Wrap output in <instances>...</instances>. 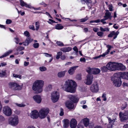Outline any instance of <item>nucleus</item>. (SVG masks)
<instances>
[{
  "label": "nucleus",
  "mask_w": 128,
  "mask_h": 128,
  "mask_svg": "<svg viewBox=\"0 0 128 128\" xmlns=\"http://www.w3.org/2000/svg\"><path fill=\"white\" fill-rule=\"evenodd\" d=\"M49 112V109L47 108H43L40 110L39 113L38 112L35 110L32 111L30 114L31 117L33 118H37L38 116L41 119L45 118Z\"/></svg>",
  "instance_id": "1"
},
{
  "label": "nucleus",
  "mask_w": 128,
  "mask_h": 128,
  "mask_svg": "<svg viewBox=\"0 0 128 128\" xmlns=\"http://www.w3.org/2000/svg\"><path fill=\"white\" fill-rule=\"evenodd\" d=\"M76 84L74 81L68 80L65 82L63 88L67 92L74 93L76 91Z\"/></svg>",
  "instance_id": "2"
},
{
  "label": "nucleus",
  "mask_w": 128,
  "mask_h": 128,
  "mask_svg": "<svg viewBox=\"0 0 128 128\" xmlns=\"http://www.w3.org/2000/svg\"><path fill=\"white\" fill-rule=\"evenodd\" d=\"M44 81L41 80L36 81L33 84L32 89L36 91V93L41 92L43 90L42 87L44 85Z\"/></svg>",
  "instance_id": "3"
},
{
  "label": "nucleus",
  "mask_w": 128,
  "mask_h": 128,
  "mask_svg": "<svg viewBox=\"0 0 128 128\" xmlns=\"http://www.w3.org/2000/svg\"><path fill=\"white\" fill-rule=\"evenodd\" d=\"M19 122V120L17 116L11 117L8 120V122L9 124L13 126H17Z\"/></svg>",
  "instance_id": "4"
},
{
  "label": "nucleus",
  "mask_w": 128,
  "mask_h": 128,
  "mask_svg": "<svg viewBox=\"0 0 128 128\" xmlns=\"http://www.w3.org/2000/svg\"><path fill=\"white\" fill-rule=\"evenodd\" d=\"M118 76H116L114 74V76L112 78L111 80L113 81L114 84L115 86L119 87L121 85L122 82L120 78Z\"/></svg>",
  "instance_id": "5"
},
{
  "label": "nucleus",
  "mask_w": 128,
  "mask_h": 128,
  "mask_svg": "<svg viewBox=\"0 0 128 128\" xmlns=\"http://www.w3.org/2000/svg\"><path fill=\"white\" fill-rule=\"evenodd\" d=\"M60 98V94L58 92L54 91L51 94V98L52 102H55L59 100Z\"/></svg>",
  "instance_id": "6"
},
{
  "label": "nucleus",
  "mask_w": 128,
  "mask_h": 128,
  "mask_svg": "<svg viewBox=\"0 0 128 128\" xmlns=\"http://www.w3.org/2000/svg\"><path fill=\"white\" fill-rule=\"evenodd\" d=\"M10 88L15 90H20L22 86L16 82H11L8 84Z\"/></svg>",
  "instance_id": "7"
},
{
  "label": "nucleus",
  "mask_w": 128,
  "mask_h": 128,
  "mask_svg": "<svg viewBox=\"0 0 128 128\" xmlns=\"http://www.w3.org/2000/svg\"><path fill=\"white\" fill-rule=\"evenodd\" d=\"M117 62H110L106 65V66L108 68V70L112 71L116 70V66Z\"/></svg>",
  "instance_id": "8"
},
{
  "label": "nucleus",
  "mask_w": 128,
  "mask_h": 128,
  "mask_svg": "<svg viewBox=\"0 0 128 128\" xmlns=\"http://www.w3.org/2000/svg\"><path fill=\"white\" fill-rule=\"evenodd\" d=\"M114 75L116 76H118V77H120L124 79H126L128 80V72H118L114 74Z\"/></svg>",
  "instance_id": "9"
},
{
  "label": "nucleus",
  "mask_w": 128,
  "mask_h": 128,
  "mask_svg": "<svg viewBox=\"0 0 128 128\" xmlns=\"http://www.w3.org/2000/svg\"><path fill=\"white\" fill-rule=\"evenodd\" d=\"M90 88V90L93 92L97 93L99 90L97 82H95L92 85Z\"/></svg>",
  "instance_id": "10"
},
{
  "label": "nucleus",
  "mask_w": 128,
  "mask_h": 128,
  "mask_svg": "<svg viewBox=\"0 0 128 128\" xmlns=\"http://www.w3.org/2000/svg\"><path fill=\"white\" fill-rule=\"evenodd\" d=\"M4 114L8 116H10L12 114V111L11 109L8 106H6L4 107L3 108Z\"/></svg>",
  "instance_id": "11"
},
{
  "label": "nucleus",
  "mask_w": 128,
  "mask_h": 128,
  "mask_svg": "<svg viewBox=\"0 0 128 128\" xmlns=\"http://www.w3.org/2000/svg\"><path fill=\"white\" fill-rule=\"evenodd\" d=\"M93 78L92 75L88 74L86 76V78L85 81V83L87 85H90L92 83Z\"/></svg>",
  "instance_id": "12"
},
{
  "label": "nucleus",
  "mask_w": 128,
  "mask_h": 128,
  "mask_svg": "<svg viewBox=\"0 0 128 128\" xmlns=\"http://www.w3.org/2000/svg\"><path fill=\"white\" fill-rule=\"evenodd\" d=\"M128 114L127 112L123 113L122 112H120L119 113V116L121 121H124V120L128 119Z\"/></svg>",
  "instance_id": "13"
},
{
  "label": "nucleus",
  "mask_w": 128,
  "mask_h": 128,
  "mask_svg": "<svg viewBox=\"0 0 128 128\" xmlns=\"http://www.w3.org/2000/svg\"><path fill=\"white\" fill-rule=\"evenodd\" d=\"M65 104L66 107L70 110L74 108L73 102L71 101H66Z\"/></svg>",
  "instance_id": "14"
},
{
  "label": "nucleus",
  "mask_w": 128,
  "mask_h": 128,
  "mask_svg": "<svg viewBox=\"0 0 128 128\" xmlns=\"http://www.w3.org/2000/svg\"><path fill=\"white\" fill-rule=\"evenodd\" d=\"M126 69V66L122 64L117 63L116 70H125Z\"/></svg>",
  "instance_id": "15"
},
{
  "label": "nucleus",
  "mask_w": 128,
  "mask_h": 128,
  "mask_svg": "<svg viewBox=\"0 0 128 128\" xmlns=\"http://www.w3.org/2000/svg\"><path fill=\"white\" fill-rule=\"evenodd\" d=\"M119 32L118 31H112L108 36V37H112L114 36V38L115 39L117 37V36L119 34Z\"/></svg>",
  "instance_id": "16"
},
{
  "label": "nucleus",
  "mask_w": 128,
  "mask_h": 128,
  "mask_svg": "<svg viewBox=\"0 0 128 128\" xmlns=\"http://www.w3.org/2000/svg\"><path fill=\"white\" fill-rule=\"evenodd\" d=\"M68 98L71 101L74 103L78 102L79 100L78 98L76 96L70 95L69 96Z\"/></svg>",
  "instance_id": "17"
},
{
  "label": "nucleus",
  "mask_w": 128,
  "mask_h": 128,
  "mask_svg": "<svg viewBox=\"0 0 128 128\" xmlns=\"http://www.w3.org/2000/svg\"><path fill=\"white\" fill-rule=\"evenodd\" d=\"M33 39L30 37H27L25 41L23 42L24 45L25 46H28L30 43L33 41Z\"/></svg>",
  "instance_id": "18"
},
{
  "label": "nucleus",
  "mask_w": 128,
  "mask_h": 128,
  "mask_svg": "<svg viewBox=\"0 0 128 128\" xmlns=\"http://www.w3.org/2000/svg\"><path fill=\"white\" fill-rule=\"evenodd\" d=\"M106 47L107 48V50H106L105 52L103 53V56H105L106 55L108 54L110 52L111 48H112V46L109 44L106 45Z\"/></svg>",
  "instance_id": "19"
},
{
  "label": "nucleus",
  "mask_w": 128,
  "mask_h": 128,
  "mask_svg": "<svg viewBox=\"0 0 128 128\" xmlns=\"http://www.w3.org/2000/svg\"><path fill=\"white\" fill-rule=\"evenodd\" d=\"M77 122L74 119H72L70 121V126L71 128H75L77 126Z\"/></svg>",
  "instance_id": "20"
},
{
  "label": "nucleus",
  "mask_w": 128,
  "mask_h": 128,
  "mask_svg": "<svg viewBox=\"0 0 128 128\" xmlns=\"http://www.w3.org/2000/svg\"><path fill=\"white\" fill-rule=\"evenodd\" d=\"M78 67V66H75L70 67L68 71L69 74L70 75L74 73L75 70Z\"/></svg>",
  "instance_id": "21"
},
{
  "label": "nucleus",
  "mask_w": 128,
  "mask_h": 128,
  "mask_svg": "<svg viewBox=\"0 0 128 128\" xmlns=\"http://www.w3.org/2000/svg\"><path fill=\"white\" fill-rule=\"evenodd\" d=\"M33 99L35 101L38 103H40L41 102L42 99L40 96L38 95H36L34 96Z\"/></svg>",
  "instance_id": "22"
},
{
  "label": "nucleus",
  "mask_w": 128,
  "mask_h": 128,
  "mask_svg": "<svg viewBox=\"0 0 128 128\" xmlns=\"http://www.w3.org/2000/svg\"><path fill=\"white\" fill-rule=\"evenodd\" d=\"M111 13L108 10H106V12L105 14V16H104V18H106L108 19L109 18L111 20L112 16H111Z\"/></svg>",
  "instance_id": "23"
},
{
  "label": "nucleus",
  "mask_w": 128,
  "mask_h": 128,
  "mask_svg": "<svg viewBox=\"0 0 128 128\" xmlns=\"http://www.w3.org/2000/svg\"><path fill=\"white\" fill-rule=\"evenodd\" d=\"M20 5L22 6H24L26 8H31V6L30 4H28L26 2H24L22 0H20Z\"/></svg>",
  "instance_id": "24"
},
{
  "label": "nucleus",
  "mask_w": 128,
  "mask_h": 128,
  "mask_svg": "<svg viewBox=\"0 0 128 128\" xmlns=\"http://www.w3.org/2000/svg\"><path fill=\"white\" fill-rule=\"evenodd\" d=\"M64 123L63 126L65 128H68L69 126L70 121L68 119H65L63 121Z\"/></svg>",
  "instance_id": "25"
},
{
  "label": "nucleus",
  "mask_w": 128,
  "mask_h": 128,
  "mask_svg": "<svg viewBox=\"0 0 128 128\" xmlns=\"http://www.w3.org/2000/svg\"><path fill=\"white\" fill-rule=\"evenodd\" d=\"M72 49L70 47H64L60 49V50L64 52H68Z\"/></svg>",
  "instance_id": "26"
},
{
  "label": "nucleus",
  "mask_w": 128,
  "mask_h": 128,
  "mask_svg": "<svg viewBox=\"0 0 128 128\" xmlns=\"http://www.w3.org/2000/svg\"><path fill=\"white\" fill-rule=\"evenodd\" d=\"M92 74H97L100 72V70L99 68H92Z\"/></svg>",
  "instance_id": "27"
},
{
  "label": "nucleus",
  "mask_w": 128,
  "mask_h": 128,
  "mask_svg": "<svg viewBox=\"0 0 128 128\" xmlns=\"http://www.w3.org/2000/svg\"><path fill=\"white\" fill-rule=\"evenodd\" d=\"M13 52L12 50H9L8 51L5 52L0 57V58H2L6 56H8Z\"/></svg>",
  "instance_id": "28"
},
{
  "label": "nucleus",
  "mask_w": 128,
  "mask_h": 128,
  "mask_svg": "<svg viewBox=\"0 0 128 128\" xmlns=\"http://www.w3.org/2000/svg\"><path fill=\"white\" fill-rule=\"evenodd\" d=\"M82 121L83 122L85 126L86 127L89 124V120L87 118H85L82 119Z\"/></svg>",
  "instance_id": "29"
},
{
  "label": "nucleus",
  "mask_w": 128,
  "mask_h": 128,
  "mask_svg": "<svg viewBox=\"0 0 128 128\" xmlns=\"http://www.w3.org/2000/svg\"><path fill=\"white\" fill-rule=\"evenodd\" d=\"M66 72V71H65L59 72L58 73V76L59 78H61L64 77L65 75Z\"/></svg>",
  "instance_id": "30"
},
{
  "label": "nucleus",
  "mask_w": 128,
  "mask_h": 128,
  "mask_svg": "<svg viewBox=\"0 0 128 128\" xmlns=\"http://www.w3.org/2000/svg\"><path fill=\"white\" fill-rule=\"evenodd\" d=\"M52 85L51 84H49L44 89V90L46 92H48L51 90L52 88Z\"/></svg>",
  "instance_id": "31"
},
{
  "label": "nucleus",
  "mask_w": 128,
  "mask_h": 128,
  "mask_svg": "<svg viewBox=\"0 0 128 128\" xmlns=\"http://www.w3.org/2000/svg\"><path fill=\"white\" fill-rule=\"evenodd\" d=\"M55 28L58 30H60L63 28L64 27L61 24H56L55 27Z\"/></svg>",
  "instance_id": "32"
},
{
  "label": "nucleus",
  "mask_w": 128,
  "mask_h": 128,
  "mask_svg": "<svg viewBox=\"0 0 128 128\" xmlns=\"http://www.w3.org/2000/svg\"><path fill=\"white\" fill-rule=\"evenodd\" d=\"M101 70L103 72H106L108 71V69L106 65V66H104L102 67Z\"/></svg>",
  "instance_id": "33"
},
{
  "label": "nucleus",
  "mask_w": 128,
  "mask_h": 128,
  "mask_svg": "<svg viewBox=\"0 0 128 128\" xmlns=\"http://www.w3.org/2000/svg\"><path fill=\"white\" fill-rule=\"evenodd\" d=\"M107 118L108 120L109 123L112 124V125L114 124V123L115 122L116 119L112 120L110 118L108 117H107Z\"/></svg>",
  "instance_id": "34"
},
{
  "label": "nucleus",
  "mask_w": 128,
  "mask_h": 128,
  "mask_svg": "<svg viewBox=\"0 0 128 128\" xmlns=\"http://www.w3.org/2000/svg\"><path fill=\"white\" fill-rule=\"evenodd\" d=\"M92 68H90V67H88L86 68V72L90 74V73L92 74Z\"/></svg>",
  "instance_id": "35"
},
{
  "label": "nucleus",
  "mask_w": 128,
  "mask_h": 128,
  "mask_svg": "<svg viewBox=\"0 0 128 128\" xmlns=\"http://www.w3.org/2000/svg\"><path fill=\"white\" fill-rule=\"evenodd\" d=\"M100 30L101 31H108L109 30V29L108 28H104L102 27H100Z\"/></svg>",
  "instance_id": "36"
},
{
  "label": "nucleus",
  "mask_w": 128,
  "mask_h": 128,
  "mask_svg": "<svg viewBox=\"0 0 128 128\" xmlns=\"http://www.w3.org/2000/svg\"><path fill=\"white\" fill-rule=\"evenodd\" d=\"M108 9L110 11H112L114 10V7L111 4H109L108 6Z\"/></svg>",
  "instance_id": "37"
},
{
  "label": "nucleus",
  "mask_w": 128,
  "mask_h": 128,
  "mask_svg": "<svg viewBox=\"0 0 128 128\" xmlns=\"http://www.w3.org/2000/svg\"><path fill=\"white\" fill-rule=\"evenodd\" d=\"M62 53L61 52H58L56 58V59H58L60 58V56L62 54Z\"/></svg>",
  "instance_id": "38"
},
{
  "label": "nucleus",
  "mask_w": 128,
  "mask_h": 128,
  "mask_svg": "<svg viewBox=\"0 0 128 128\" xmlns=\"http://www.w3.org/2000/svg\"><path fill=\"white\" fill-rule=\"evenodd\" d=\"M56 44L60 46H64L63 43L61 42L57 41Z\"/></svg>",
  "instance_id": "39"
},
{
  "label": "nucleus",
  "mask_w": 128,
  "mask_h": 128,
  "mask_svg": "<svg viewBox=\"0 0 128 128\" xmlns=\"http://www.w3.org/2000/svg\"><path fill=\"white\" fill-rule=\"evenodd\" d=\"M88 19V18L87 16L86 17L80 19V20L81 22H86Z\"/></svg>",
  "instance_id": "40"
},
{
  "label": "nucleus",
  "mask_w": 128,
  "mask_h": 128,
  "mask_svg": "<svg viewBox=\"0 0 128 128\" xmlns=\"http://www.w3.org/2000/svg\"><path fill=\"white\" fill-rule=\"evenodd\" d=\"M6 75V71H2V72H0V77H3Z\"/></svg>",
  "instance_id": "41"
},
{
  "label": "nucleus",
  "mask_w": 128,
  "mask_h": 128,
  "mask_svg": "<svg viewBox=\"0 0 128 128\" xmlns=\"http://www.w3.org/2000/svg\"><path fill=\"white\" fill-rule=\"evenodd\" d=\"M36 30H38L40 27V24L38 22H36L35 23Z\"/></svg>",
  "instance_id": "42"
},
{
  "label": "nucleus",
  "mask_w": 128,
  "mask_h": 128,
  "mask_svg": "<svg viewBox=\"0 0 128 128\" xmlns=\"http://www.w3.org/2000/svg\"><path fill=\"white\" fill-rule=\"evenodd\" d=\"M24 34L25 36L27 37H29L30 34L28 31H25L24 32Z\"/></svg>",
  "instance_id": "43"
},
{
  "label": "nucleus",
  "mask_w": 128,
  "mask_h": 128,
  "mask_svg": "<svg viewBox=\"0 0 128 128\" xmlns=\"http://www.w3.org/2000/svg\"><path fill=\"white\" fill-rule=\"evenodd\" d=\"M97 35L99 36L102 37L104 35V33L102 32H97Z\"/></svg>",
  "instance_id": "44"
},
{
  "label": "nucleus",
  "mask_w": 128,
  "mask_h": 128,
  "mask_svg": "<svg viewBox=\"0 0 128 128\" xmlns=\"http://www.w3.org/2000/svg\"><path fill=\"white\" fill-rule=\"evenodd\" d=\"M34 48H38L39 46V44L38 43H35L33 44Z\"/></svg>",
  "instance_id": "45"
},
{
  "label": "nucleus",
  "mask_w": 128,
  "mask_h": 128,
  "mask_svg": "<svg viewBox=\"0 0 128 128\" xmlns=\"http://www.w3.org/2000/svg\"><path fill=\"white\" fill-rule=\"evenodd\" d=\"M40 71L42 72H43L46 70V68L45 67L42 66L40 67Z\"/></svg>",
  "instance_id": "46"
},
{
  "label": "nucleus",
  "mask_w": 128,
  "mask_h": 128,
  "mask_svg": "<svg viewBox=\"0 0 128 128\" xmlns=\"http://www.w3.org/2000/svg\"><path fill=\"white\" fill-rule=\"evenodd\" d=\"M24 49V47L21 46H19L16 49V50L17 51H20Z\"/></svg>",
  "instance_id": "47"
},
{
  "label": "nucleus",
  "mask_w": 128,
  "mask_h": 128,
  "mask_svg": "<svg viewBox=\"0 0 128 128\" xmlns=\"http://www.w3.org/2000/svg\"><path fill=\"white\" fill-rule=\"evenodd\" d=\"M106 94L105 93H103L102 94V98H104L103 100L104 101H105L106 100Z\"/></svg>",
  "instance_id": "48"
},
{
  "label": "nucleus",
  "mask_w": 128,
  "mask_h": 128,
  "mask_svg": "<svg viewBox=\"0 0 128 128\" xmlns=\"http://www.w3.org/2000/svg\"><path fill=\"white\" fill-rule=\"evenodd\" d=\"M16 104L18 106L20 107H23L25 106V105L22 104H18V103H16Z\"/></svg>",
  "instance_id": "49"
},
{
  "label": "nucleus",
  "mask_w": 128,
  "mask_h": 128,
  "mask_svg": "<svg viewBox=\"0 0 128 128\" xmlns=\"http://www.w3.org/2000/svg\"><path fill=\"white\" fill-rule=\"evenodd\" d=\"M14 40L15 42L17 44H18L20 42L19 39L17 37L15 38H14Z\"/></svg>",
  "instance_id": "50"
},
{
  "label": "nucleus",
  "mask_w": 128,
  "mask_h": 128,
  "mask_svg": "<svg viewBox=\"0 0 128 128\" xmlns=\"http://www.w3.org/2000/svg\"><path fill=\"white\" fill-rule=\"evenodd\" d=\"M13 76L15 78H21V76H20V75H18V74H13Z\"/></svg>",
  "instance_id": "51"
},
{
  "label": "nucleus",
  "mask_w": 128,
  "mask_h": 128,
  "mask_svg": "<svg viewBox=\"0 0 128 128\" xmlns=\"http://www.w3.org/2000/svg\"><path fill=\"white\" fill-rule=\"evenodd\" d=\"M16 10H17L18 14H20L22 16H23L24 14V12H22L21 10H18V9L16 8Z\"/></svg>",
  "instance_id": "52"
},
{
  "label": "nucleus",
  "mask_w": 128,
  "mask_h": 128,
  "mask_svg": "<svg viewBox=\"0 0 128 128\" xmlns=\"http://www.w3.org/2000/svg\"><path fill=\"white\" fill-rule=\"evenodd\" d=\"M76 79L78 80H80L81 79V75L80 74L77 75L76 76Z\"/></svg>",
  "instance_id": "53"
},
{
  "label": "nucleus",
  "mask_w": 128,
  "mask_h": 128,
  "mask_svg": "<svg viewBox=\"0 0 128 128\" xmlns=\"http://www.w3.org/2000/svg\"><path fill=\"white\" fill-rule=\"evenodd\" d=\"M29 29L32 30H35V28L34 26L33 25H30L29 26Z\"/></svg>",
  "instance_id": "54"
},
{
  "label": "nucleus",
  "mask_w": 128,
  "mask_h": 128,
  "mask_svg": "<svg viewBox=\"0 0 128 128\" xmlns=\"http://www.w3.org/2000/svg\"><path fill=\"white\" fill-rule=\"evenodd\" d=\"M12 22V21L10 19H7L6 21V23L7 24H9Z\"/></svg>",
  "instance_id": "55"
},
{
  "label": "nucleus",
  "mask_w": 128,
  "mask_h": 128,
  "mask_svg": "<svg viewBox=\"0 0 128 128\" xmlns=\"http://www.w3.org/2000/svg\"><path fill=\"white\" fill-rule=\"evenodd\" d=\"M64 114L63 110L62 108L60 109V115L61 116H62Z\"/></svg>",
  "instance_id": "56"
},
{
  "label": "nucleus",
  "mask_w": 128,
  "mask_h": 128,
  "mask_svg": "<svg viewBox=\"0 0 128 128\" xmlns=\"http://www.w3.org/2000/svg\"><path fill=\"white\" fill-rule=\"evenodd\" d=\"M49 21H48V22L50 24H51V23H55L56 22L54 21L53 20L51 19H49Z\"/></svg>",
  "instance_id": "57"
},
{
  "label": "nucleus",
  "mask_w": 128,
  "mask_h": 128,
  "mask_svg": "<svg viewBox=\"0 0 128 128\" xmlns=\"http://www.w3.org/2000/svg\"><path fill=\"white\" fill-rule=\"evenodd\" d=\"M105 56H103V54H101L99 55L98 56H96L94 58V59H97L99 58H100L101 57H104Z\"/></svg>",
  "instance_id": "58"
},
{
  "label": "nucleus",
  "mask_w": 128,
  "mask_h": 128,
  "mask_svg": "<svg viewBox=\"0 0 128 128\" xmlns=\"http://www.w3.org/2000/svg\"><path fill=\"white\" fill-rule=\"evenodd\" d=\"M65 19H67L68 20L70 21L71 22H76L77 21V20L76 19H72V20H71L70 18H65Z\"/></svg>",
  "instance_id": "59"
},
{
  "label": "nucleus",
  "mask_w": 128,
  "mask_h": 128,
  "mask_svg": "<svg viewBox=\"0 0 128 128\" xmlns=\"http://www.w3.org/2000/svg\"><path fill=\"white\" fill-rule=\"evenodd\" d=\"M93 30L94 32H96L99 30V29L98 28H93Z\"/></svg>",
  "instance_id": "60"
},
{
  "label": "nucleus",
  "mask_w": 128,
  "mask_h": 128,
  "mask_svg": "<svg viewBox=\"0 0 128 128\" xmlns=\"http://www.w3.org/2000/svg\"><path fill=\"white\" fill-rule=\"evenodd\" d=\"M73 50L76 52V53H77L78 52V49L77 47L75 46L73 48Z\"/></svg>",
  "instance_id": "61"
},
{
  "label": "nucleus",
  "mask_w": 128,
  "mask_h": 128,
  "mask_svg": "<svg viewBox=\"0 0 128 128\" xmlns=\"http://www.w3.org/2000/svg\"><path fill=\"white\" fill-rule=\"evenodd\" d=\"M44 54H45V56L47 57H52V55L51 54H49L47 53H45Z\"/></svg>",
  "instance_id": "62"
},
{
  "label": "nucleus",
  "mask_w": 128,
  "mask_h": 128,
  "mask_svg": "<svg viewBox=\"0 0 128 128\" xmlns=\"http://www.w3.org/2000/svg\"><path fill=\"white\" fill-rule=\"evenodd\" d=\"M122 85L124 87H128V84L125 82H124L122 84Z\"/></svg>",
  "instance_id": "63"
},
{
  "label": "nucleus",
  "mask_w": 128,
  "mask_h": 128,
  "mask_svg": "<svg viewBox=\"0 0 128 128\" xmlns=\"http://www.w3.org/2000/svg\"><path fill=\"white\" fill-rule=\"evenodd\" d=\"M113 125L112 124L109 123V124L107 126L108 128H112V127Z\"/></svg>",
  "instance_id": "64"
}]
</instances>
